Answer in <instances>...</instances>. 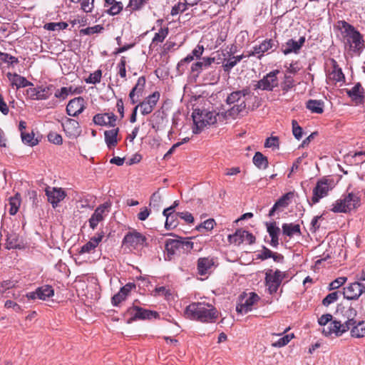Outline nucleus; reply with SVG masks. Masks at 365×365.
I'll list each match as a JSON object with an SVG mask.
<instances>
[{
    "instance_id": "17",
    "label": "nucleus",
    "mask_w": 365,
    "mask_h": 365,
    "mask_svg": "<svg viewBox=\"0 0 365 365\" xmlns=\"http://www.w3.org/2000/svg\"><path fill=\"white\" fill-rule=\"evenodd\" d=\"M45 191L48 201L52 205L53 208L56 207L58 203L66 196V192L61 187H48Z\"/></svg>"
},
{
    "instance_id": "26",
    "label": "nucleus",
    "mask_w": 365,
    "mask_h": 365,
    "mask_svg": "<svg viewBox=\"0 0 365 365\" xmlns=\"http://www.w3.org/2000/svg\"><path fill=\"white\" fill-rule=\"evenodd\" d=\"M339 312L341 313L342 316L346 319V321L344 323L347 324L350 329L351 326L354 324L355 322H356L355 319V317L357 315L356 310L351 306L345 307L344 306L339 305L337 307V312Z\"/></svg>"
},
{
    "instance_id": "35",
    "label": "nucleus",
    "mask_w": 365,
    "mask_h": 365,
    "mask_svg": "<svg viewBox=\"0 0 365 365\" xmlns=\"http://www.w3.org/2000/svg\"><path fill=\"white\" fill-rule=\"evenodd\" d=\"M6 247L7 249H21L23 248L22 242L19 240V235L15 232H11L7 235Z\"/></svg>"
},
{
    "instance_id": "60",
    "label": "nucleus",
    "mask_w": 365,
    "mask_h": 365,
    "mask_svg": "<svg viewBox=\"0 0 365 365\" xmlns=\"http://www.w3.org/2000/svg\"><path fill=\"white\" fill-rule=\"evenodd\" d=\"M347 280V278L345 277H338L334 281H332L329 286V290H334L339 288L341 285H343Z\"/></svg>"
},
{
    "instance_id": "33",
    "label": "nucleus",
    "mask_w": 365,
    "mask_h": 365,
    "mask_svg": "<svg viewBox=\"0 0 365 365\" xmlns=\"http://www.w3.org/2000/svg\"><path fill=\"white\" fill-rule=\"evenodd\" d=\"M21 205V195L19 192H16L14 196H11L9 199V203L6 205V207H9V213L11 215H14L19 210Z\"/></svg>"
},
{
    "instance_id": "28",
    "label": "nucleus",
    "mask_w": 365,
    "mask_h": 365,
    "mask_svg": "<svg viewBox=\"0 0 365 365\" xmlns=\"http://www.w3.org/2000/svg\"><path fill=\"white\" fill-rule=\"evenodd\" d=\"M251 96V91L249 87H245L242 90H238L232 92L226 99V103L227 104H233L240 101L242 97H244L248 99V98Z\"/></svg>"
},
{
    "instance_id": "15",
    "label": "nucleus",
    "mask_w": 365,
    "mask_h": 365,
    "mask_svg": "<svg viewBox=\"0 0 365 365\" xmlns=\"http://www.w3.org/2000/svg\"><path fill=\"white\" fill-rule=\"evenodd\" d=\"M160 93L155 91L138 105L140 108L142 115H147L152 113L160 99Z\"/></svg>"
},
{
    "instance_id": "16",
    "label": "nucleus",
    "mask_w": 365,
    "mask_h": 365,
    "mask_svg": "<svg viewBox=\"0 0 365 365\" xmlns=\"http://www.w3.org/2000/svg\"><path fill=\"white\" fill-rule=\"evenodd\" d=\"M86 108V101L83 97L74 98L69 101L66 106V113L73 117L81 114Z\"/></svg>"
},
{
    "instance_id": "51",
    "label": "nucleus",
    "mask_w": 365,
    "mask_h": 365,
    "mask_svg": "<svg viewBox=\"0 0 365 365\" xmlns=\"http://www.w3.org/2000/svg\"><path fill=\"white\" fill-rule=\"evenodd\" d=\"M267 230L269 233L270 237H279V234L280 232V229L276 225V222H267Z\"/></svg>"
},
{
    "instance_id": "54",
    "label": "nucleus",
    "mask_w": 365,
    "mask_h": 365,
    "mask_svg": "<svg viewBox=\"0 0 365 365\" xmlns=\"http://www.w3.org/2000/svg\"><path fill=\"white\" fill-rule=\"evenodd\" d=\"M180 243L181 252L183 253L190 252L193 249V242L190 240L180 237Z\"/></svg>"
},
{
    "instance_id": "21",
    "label": "nucleus",
    "mask_w": 365,
    "mask_h": 365,
    "mask_svg": "<svg viewBox=\"0 0 365 365\" xmlns=\"http://www.w3.org/2000/svg\"><path fill=\"white\" fill-rule=\"evenodd\" d=\"M346 93L355 105L364 104V89L360 83H356L351 89H346Z\"/></svg>"
},
{
    "instance_id": "4",
    "label": "nucleus",
    "mask_w": 365,
    "mask_h": 365,
    "mask_svg": "<svg viewBox=\"0 0 365 365\" xmlns=\"http://www.w3.org/2000/svg\"><path fill=\"white\" fill-rule=\"evenodd\" d=\"M192 117L195 125V128L192 130L195 134H198L207 125H213L217 123V114L212 111L195 109Z\"/></svg>"
},
{
    "instance_id": "13",
    "label": "nucleus",
    "mask_w": 365,
    "mask_h": 365,
    "mask_svg": "<svg viewBox=\"0 0 365 365\" xmlns=\"http://www.w3.org/2000/svg\"><path fill=\"white\" fill-rule=\"evenodd\" d=\"M364 292L365 284L355 282L344 288L343 295L344 298L349 300H354L357 299Z\"/></svg>"
},
{
    "instance_id": "62",
    "label": "nucleus",
    "mask_w": 365,
    "mask_h": 365,
    "mask_svg": "<svg viewBox=\"0 0 365 365\" xmlns=\"http://www.w3.org/2000/svg\"><path fill=\"white\" fill-rule=\"evenodd\" d=\"M279 138L278 137L267 138L264 143L265 148H279Z\"/></svg>"
},
{
    "instance_id": "10",
    "label": "nucleus",
    "mask_w": 365,
    "mask_h": 365,
    "mask_svg": "<svg viewBox=\"0 0 365 365\" xmlns=\"http://www.w3.org/2000/svg\"><path fill=\"white\" fill-rule=\"evenodd\" d=\"M259 299V297L255 292H250L248 296L243 293L240 297V302L236 307L237 312L247 314L252 309V306Z\"/></svg>"
},
{
    "instance_id": "58",
    "label": "nucleus",
    "mask_w": 365,
    "mask_h": 365,
    "mask_svg": "<svg viewBox=\"0 0 365 365\" xmlns=\"http://www.w3.org/2000/svg\"><path fill=\"white\" fill-rule=\"evenodd\" d=\"M48 140L50 143L55 145H61L63 143L62 136L56 132H50L48 135Z\"/></svg>"
},
{
    "instance_id": "9",
    "label": "nucleus",
    "mask_w": 365,
    "mask_h": 365,
    "mask_svg": "<svg viewBox=\"0 0 365 365\" xmlns=\"http://www.w3.org/2000/svg\"><path fill=\"white\" fill-rule=\"evenodd\" d=\"M279 73L280 71L277 69L270 71L254 85V89L272 91L279 85L277 75Z\"/></svg>"
},
{
    "instance_id": "49",
    "label": "nucleus",
    "mask_w": 365,
    "mask_h": 365,
    "mask_svg": "<svg viewBox=\"0 0 365 365\" xmlns=\"http://www.w3.org/2000/svg\"><path fill=\"white\" fill-rule=\"evenodd\" d=\"M102 77V71L96 70L94 73H91L88 78L85 81L87 83L96 84L101 82Z\"/></svg>"
},
{
    "instance_id": "7",
    "label": "nucleus",
    "mask_w": 365,
    "mask_h": 365,
    "mask_svg": "<svg viewBox=\"0 0 365 365\" xmlns=\"http://www.w3.org/2000/svg\"><path fill=\"white\" fill-rule=\"evenodd\" d=\"M285 277L286 273L279 269H276L275 271L267 269L266 271L264 282L270 294H273L277 292Z\"/></svg>"
},
{
    "instance_id": "42",
    "label": "nucleus",
    "mask_w": 365,
    "mask_h": 365,
    "mask_svg": "<svg viewBox=\"0 0 365 365\" xmlns=\"http://www.w3.org/2000/svg\"><path fill=\"white\" fill-rule=\"evenodd\" d=\"M21 138L22 142L24 144L28 145L31 147L35 146L38 143V140L34 138V133L33 132L31 133L21 132Z\"/></svg>"
},
{
    "instance_id": "12",
    "label": "nucleus",
    "mask_w": 365,
    "mask_h": 365,
    "mask_svg": "<svg viewBox=\"0 0 365 365\" xmlns=\"http://www.w3.org/2000/svg\"><path fill=\"white\" fill-rule=\"evenodd\" d=\"M110 207V203L108 202H106L102 205H100L96 209L94 210V212L88 220L89 226L91 229L94 230L97 227L98 224L104 220V216L106 212H109V208Z\"/></svg>"
},
{
    "instance_id": "48",
    "label": "nucleus",
    "mask_w": 365,
    "mask_h": 365,
    "mask_svg": "<svg viewBox=\"0 0 365 365\" xmlns=\"http://www.w3.org/2000/svg\"><path fill=\"white\" fill-rule=\"evenodd\" d=\"M104 30V28L102 25H96L91 27H87L86 29H82L80 30V34L83 35H91L94 34H98L102 32Z\"/></svg>"
},
{
    "instance_id": "20",
    "label": "nucleus",
    "mask_w": 365,
    "mask_h": 365,
    "mask_svg": "<svg viewBox=\"0 0 365 365\" xmlns=\"http://www.w3.org/2000/svg\"><path fill=\"white\" fill-rule=\"evenodd\" d=\"M349 329V327H348L347 324H342L340 321L334 320L329 324V326L327 329H323L322 333L325 336L334 334L336 336H339Z\"/></svg>"
},
{
    "instance_id": "59",
    "label": "nucleus",
    "mask_w": 365,
    "mask_h": 365,
    "mask_svg": "<svg viewBox=\"0 0 365 365\" xmlns=\"http://www.w3.org/2000/svg\"><path fill=\"white\" fill-rule=\"evenodd\" d=\"M338 299V292H334L327 294L322 300V304L328 307Z\"/></svg>"
},
{
    "instance_id": "19",
    "label": "nucleus",
    "mask_w": 365,
    "mask_h": 365,
    "mask_svg": "<svg viewBox=\"0 0 365 365\" xmlns=\"http://www.w3.org/2000/svg\"><path fill=\"white\" fill-rule=\"evenodd\" d=\"M63 130L66 135L71 138H76L80 135L81 129L77 120L67 118L62 123Z\"/></svg>"
},
{
    "instance_id": "47",
    "label": "nucleus",
    "mask_w": 365,
    "mask_h": 365,
    "mask_svg": "<svg viewBox=\"0 0 365 365\" xmlns=\"http://www.w3.org/2000/svg\"><path fill=\"white\" fill-rule=\"evenodd\" d=\"M0 60L4 63H7L8 66H14L19 63L18 58L1 51H0Z\"/></svg>"
},
{
    "instance_id": "23",
    "label": "nucleus",
    "mask_w": 365,
    "mask_h": 365,
    "mask_svg": "<svg viewBox=\"0 0 365 365\" xmlns=\"http://www.w3.org/2000/svg\"><path fill=\"white\" fill-rule=\"evenodd\" d=\"M6 77L11 83V86L12 87H16V89L33 86L31 82L29 81L25 77L21 76L16 73L8 72L6 73Z\"/></svg>"
},
{
    "instance_id": "22",
    "label": "nucleus",
    "mask_w": 365,
    "mask_h": 365,
    "mask_svg": "<svg viewBox=\"0 0 365 365\" xmlns=\"http://www.w3.org/2000/svg\"><path fill=\"white\" fill-rule=\"evenodd\" d=\"M55 89L54 86L48 85L47 86H38L31 90V98L34 100H46L48 99L53 93Z\"/></svg>"
},
{
    "instance_id": "55",
    "label": "nucleus",
    "mask_w": 365,
    "mask_h": 365,
    "mask_svg": "<svg viewBox=\"0 0 365 365\" xmlns=\"http://www.w3.org/2000/svg\"><path fill=\"white\" fill-rule=\"evenodd\" d=\"M294 336V334H287L273 343L272 346L274 347H282L287 345Z\"/></svg>"
},
{
    "instance_id": "14",
    "label": "nucleus",
    "mask_w": 365,
    "mask_h": 365,
    "mask_svg": "<svg viewBox=\"0 0 365 365\" xmlns=\"http://www.w3.org/2000/svg\"><path fill=\"white\" fill-rule=\"evenodd\" d=\"M53 295L54 289L52 286L45 284L38 287L34 292H28L26 294V297L29 299L34 300L36 299H39L41 300L45 301Z\"/></svg>"
},
{
    "instance_id": "8",
    "label": "nucleus",
    "mask_w": 365,
    "mask_h": 365,
    "mask_svg": "<svg viewBox=\"0 0 365 365\" xmlns=\"http://www.w3.org/2000/svg\"><path fill=\"white\" fill-rule=\"evenodd\" d=\"M278 46L279 42L275 36L274 38L265 39L260 44L255 46L252 50L248 52L247 57L257 56L260 59L265 52H273Z\"/></svg>"
},
{
    "instance_id": "31",
    "label": "nucleus",
    "mask_w": 365,
    "mask_h": 365,
    "mask_svg": "<svg viewBox=\"0 0 365 365\" xmlns=\"http://www.w3.org/2000/svg\"><path fill=\"white\" fill-rule=\"evenodd\" d=\"M350 334L354 338H363L365 336V321H356L351 326Z\"/></svg>"
},
{
    "instance_id": "41",
    "label": "nucleus",
    "mask_w": 365,
    "mask_h": 365,
    "mask_svg": "<svg viewBox=\"0 0 365 365\" xmlns=\"http://www.w3.org/2000/svg\"><path fill=\"white\" fill-rule=\"evenodd\" d=\"M246 230L237 229L235 232L228 236V240L230 243L241 244L245 240Z\"/></svg>"
},
{
    "instance_id": "50",
    "label": "nucleus",
    "mask_w": 365,
    "mask_h": 365,
    "mask_svg": "<svg viewBox=\"0 0 365 365\" xmlns=\"http://www.w3.org/2000/svg\"><path fill=\"white\" fill-rule=\"evenodd\" d=\"M215 225V221L214 219H208L200 224L199 225L196 226L195 229L200 232L202 230H205L207 231H210L214 228V226Z\"/></svg>"
},
{
    "instance_id": "29",
    "label": "nucleus",
    "mask_w": 365,
    "mask_h": 365,
    "mask_svg": "<svg viewBox=\"0 0 365 365\" xmlns=\"http://www.w3.org/2000/svg\"><path fill=\"white\" fill-rule=\"evenodd\" d=\"M103 237L104 233L101 232V233H98L97 236L91 237V240L87 243H86L81 247L79 253L84 254L91 252L93 250L96 249V247H97V246L101 242Z\"/></svg>"
},
{
    "instance_id": "45",
    "label": "nucleus",
    "mask_w": 365,
    "mask_h": 365,
    "mask_svg": "<svg viewBox=\"0 0 365 365\" xmlns=\"http://www.w3.org/2000/svg\"><path fill=\"white\" fill-rule=\"evenodd\" d=\"M294 86V81L290 76H284V81L281 83V88L283 94L287 93L291 88Z\"/></svg>"
},
{
    "instance_id": "57",
    "label": "nucleus",
    "mask_w": 365,
    "mask_h": 365,
    "mask_svg": "<svg viewBox=\"0 0 365 365\" xmlns=\"http://www.w3.org/2000/svg\"><path fill=\"white\" fill-rule=\"evenodd\" d=\"M237 64V63L236 62V60H235L233 56L230 57L229 58H224L222 61L223 70L225 72H230V71Z\"/></svg>"
},
{
    "instance_id": "5",
    "label": "nucleus",
    "mask_w": 365,
    "mask_h": 365,
    "mask_svg": "<svg viewBox=\"0 0 365 365\" xmlns=\"http://www.w3.org/2000/svg\"><path fill=\"white\" fill-rule=\"evenodd\" d=\"M128 315L130 316V317L126 319L127 324H131L132 322L138 320H146L160 317V315L157 312L143 309L136 305H133L128 308L125 313V316Z\"/></svg>"
},
{
    "instance_id": "2",
    "label": "nucleus",
    "mask_w": 365,
    "mask_h": 365,
    "mask_svg": "<svg viewBox=\"0 0 365 365\" xmlns=\"http://www.w3.org/2000/svg\"><path fill=\"white\" fill-rule=\"evenodd\" d=\"M337 24L341 31L345 45L354 52L362 51L364 47V39L360 32L344 20L339 21Z\"/></svg>"
},
{
    "instance_id": "46",
    "label": "nucleus",
    "mask_w": 365,
    "mask_h": 365,
    "mask_svg": "<svg viewBox=\"0 0 365 365\" xmlns=\"http://www.w3.org/2000/svg\"><path fill=\"white\" fill-rule=\"evenodd\" d=\"M68 24L66 22H51L44 25L43 28L48 31H60L66 29L68 27Z\"/></svg>"
},
{
    "instance_id": "1",
    "label": "nucleus",
    "mask_w": 365,
    "mask_h": 365,
    "mask_svg": "<svg viewBox=\"0 0 365 365\" xmlns=\"http://www.w3.org/2000/svg\"><path fill=\"white\" fill-rule=\"evenodd\" d=\"M185 314L187 318L202 323H214L219 312L212 304L206 302H192L186 307Z\"/></svg>"
},
{
    "instance_id": "3",
    "label": "nucleus",
    "mask_w": 365,
    "mask_h": 365,
    "mask_svg": "<svg viewBox=\"0 0 365 365\" xmlns=\"http://www.w3.org/2000/svg\"><path fill=\"white\" fill-rule=\"evenodd\" d=\"M361 205V198L358 194L349 192L343 195L331 205L330 210L334 213H347Z\"/></svg>"
},
{
    "instance_id": "56",
    "label": "nucleus",
    "mask_w": 365,
    "mask_h": 365,
    "mask_svg": "<svg viewBox=\"0 0 365 365\" xmlns=\"http://www.w3.org/2000/svg\"><path fill=\"white\" fill-rule=\"evenodd\" d=\"M148 1L149 0H129L128 6L131 7L133 11H139L148 3Z\"/></svg>"
},
{
    "instance_id": "38",
    "label": "nucleus",
    "mask_w": 365,
    "mask_h": 365,
    "mask_svg": "<svg viewBox=\"0 0 365 365\" xmlns=\"http://www.w3.org/2000/svg\"><path fill=\"white\" fill-rule=\"evenodd\" d=\"M252 161L254 165L259 169H266L268 167V159L260 152H256Z\"/></svg>"
},
{
    "instance_id": "30",
    "label": "nucleus",
    "mask_w": 365,
    "mask_h": 365,
    "mask_svg": "<svg viewBox=\"0 0 365 365\" xmlns=\"http://www.w3.org/2000/svg\"><path fill=\"white\" fill-rule=\"evenodd\" d=\"M119 133V128H115L104 132L105 141L109 149L115 147L118 143L117 136Z\"/></svg>"
},
{
    "instance_id": "34",
    "label": "nucleus",
    "mask_w": 365,
    "mask_h": 365,
    "mask_svg": "<svg viewBox=\"0 0 365 365\" xmlns=\"http://www.w3.org/2000/svg\"><path fill=\"white\" fill-rule=\"evenodd\" d=\"M282 228L283 235L289 237H292L294 235H302L300 226L298 224L284 223Z\"/></svg>"
},
{
    "instance_id": "36",
    "label": "nucleus",
    "mask_w": 365,
    "mask_h": 365,
    "mask_svg": "<svg viewBox=\"0 0 365 365\" xmlns=\"http://www.w3.org/2000/svg\"><path fill=\"white\" fill-rule=\"evenodd\" d=\"M331 63L332 71L330 73V78L336 82L344 81L345 76L342 72L341 68L339 67L336 61L331 59Z\"/></svg>"
},
{
    "instance_id": "18",
    "label": "nucleus",
    "mask_w": 365,
    "mask_h": 365,
    "mask_svg": "<svg viewBox=\"0 0 365 365\" xmlns=\"http://www.w3.org/2000/svg\"><path fill=\"white\" fill-rule=\"evenodd\" d=\"M305 43V37L301 36L298 41H295L292 38L289 39L285 43L281 46V51L284 55L289 53H298Z\"/></svg>"
},
{
    "instance_id": "11",
    "label": "nucleus",
    "mask_w": 365,
    "mask_h": 365,
    "mask_svg": "<svg viewBox=\"0 0 365 365\" xmlns=\"http://www.w3.org/2000/svg\"><path fill=\"white\" fill-rule=\"evenodd\" d=\"M147 238L140 232L133 230L128 232L123 237L122 244L128 247L136 248L138 246H143L145 243Z\"/></svg>"
},
{
    "instance_id": "6",
    "label": "nucleus",
    "mask_w": 365,
    "mask_h": 365,
    "mask_svg": "<svg viewBox=\"0 0 365 365\" xmlns=\"http://www.w3.org/2000/svg\"><path fill=\"white\" fill-rule=\"evenodd\" d=\"M331 183V180L326 177L317 180L316 186L314 187L312 191L311 201H308L310 206L318 203L322 198L328 195L329 190L332 189Z\"/></svg>"
},
{
    "instance_id": "53",
    "label": "nucleus",
    "mask_w": 365,
    "mask_h": 365,
    "mask_svg": "<svg viewBox=\"0 0 365 365\" xmlns=\"http://www.w3.org/2000/svg\"><path fill=\"white\" fill-rule=\"evenodd\" d=\"M292 133L294 138L297 140H300L303 135V130L302 128L299 125L296 120H292Z\"/></svg>"
},
{
    "instance_id": "44",
    "label": "nucleus",
    "mask_w": 365,
    "mask_h": 365,
    "mask_svg": "<svg viewBox=\"0 0 365 365\" xmlns=\"http://www.w3.org/2000/svg\"><path fill=\"white\" fill-rule=\"evenodd\" d=\"M190 6L184 0H180L179 2L174 5L171 9L170 14L172 16H176L180 13H182L187 9Z\"/></svg>"
},
{
    "instance_id": "64",
    "label": "nucleus",
    "mask_w": 365,
    "mask_h": 365,
    "mask_svg": "<svg viewBox=\"0 0 365 365\" xmlns=\"http://www.w3.org/2000/svg\"><path fill=\"white\" fill-rule=\"evenodd\" d=\"M93 2L94 0H80L78 1L81 4V9L86 13L91 12L93 8Z\"/></svg>"
},
{
    "instance_id": "27",
    "label": "nucleus",
    "mask_w": 365,
    "mask_h": 365,
    "mask_svg": "<svg viewBox=\"0 0 365 365\" xmlns=\"http://www.w3.org/2000/svg\"><path fill=\"white\" fill-rule=\"evenodd\" d=\"M179 239H168L165 243V250L167 252L166 260H171L177 251L181 252Z\"/></svg>"
},
{
    "instance_id": "61",
    "label": "nucleus",
    "mask_w": 365,
    "mask_h": 365,
    "mask_svg": "<svg viewBox=\"0 0 365 365\" xmlns=\"http://www.w3.org/2000/svg\"><path fill=\"white\" fill-rule=\"evenodd\" d=\"M126 60L125 56H122L120 58V61L119 63L118 64V74L119 76L123 78H126Z\"/></svg>"
},
{
    "instance_id": "52",
    "label": "nucleus",
    "mask_w": 365,
    "mask_h": 365,
    "mask_svg": "<svg viewBox=\"0 0 365 365\" xmlns=\"http://www.w3.org/2000/svg\"><path fill=\"white\" fill-rule=\"evenodd\" d=\"M145 77L140 76L135 85V86L132 88L134 91L137 92L138 97H140L142 95V93L145 88Z\"/></svg>"
},
{
    "instance_id": "63",
    "label": "nucleus",
    "mask_w": 365,
    "mask_h": 365,
    "mask_svg": "<svg viewBox=\"0 0 365 365\" xmlns=\"http://www.w3.org/2000/svg\"><path fill=\"white\" fill-rule=\"evenodd\" d=\"M71 90V87L69 88L66 87H62L61 89H57L54 93V96L57 98L66 99Z\"/></svg>"
},
{
    "instance_id": "24",
    "label": "nucleus",
    "mask_w": 365,
    "mask_h": 365,
    "mask_svg": "<svg viewBox=\"0 0 365 365\" xmlns=\"http://www.w3.org/2000/svg\"><path fill=\"white\" fill-rule=\"evenodd\" d=\"M214 265V258L210 257H200L197 263V272L201 276L209 274Z\"/></svg>"
},
{
    "instance_id": "43",
    "label": "nucleus",
    "mask_w": 365,
    "mask_h": 365,
    "mask_svg": "<svg viewBox=\"0 0 365 365\" xmlns=\"http://www.w3.org/2000/svg\"><path fill=\"white\" fill-rule=\"evenodd\" d=\"M178 214L173 213L171 215L167 216L165 223V227L167 230H172L175 228L178 225Z\"/></svg>"
},
{
    "instance_id": "37",
    "label": "nucleus",
    "mask_w": 365,
    "mask_h": 365,
    "mask_svg": "<svg viewBox=\"0 0 365 365\" xmlns=\"http://www.w3.org/2000/svg\"><path fill=\"white\" fill-rule=\"evenodd\" d=\"M247 98L242 101L240 104L235 105L231 108L228 109L225 113L226 116L236 118L240 113L245 111L247 109Z\"/></svg>"
},
{
    "instance_id": "25",
    "label": "nucleus",
    "mask_w": 365,
    "mask_h": 365,
    "mask_svg": "<svg viewBox=\"0 0 365 365\" xmlns=\"http://www.w3.org/2000/svg\"><path fill=\"white\" fill-rule=\"evenodd\" d=\"M294 195V194L293 192H288L283 195L280 198H279L274 204L273 207L270 209L268 214L269 217L274 216L275 212L279 208L287 207L289 205L290 200L293 198Z\"/></svg>"
},
{
    "instance_id": "40",
    "label": "nucleus",
    "mask_w": 365,
    "mask_h": 365,
    "mask_svg": "<svg viewBox=\"0 0 365 365\" xmlns=\"http://www.w3.org/2000/svg\"><path fill=\"white\" fill-rule=\"evenodd\" d=\"M106 12L110 16H115L119 14L123 9V4L120 1H114L108 7Z\"/></svg>"
},
{
    "instance_id": "32",
    "label": "nucleus",
    "mask_w": 365,
    "mask_h": 365,
    "mask_svg": "<svg viewBox=\"0 0 365 365\" xmlns=\"http://www.w3.org/2000/svg\"><path fill=\"white\" fill-rule=\"evenodd\" d=\"M306 108L312 113L322 114L324 112V102L322 100L309 99L306 103Z\"/></svg>"
},
{
    "instance_id": "39",
    "label": "nucleus",
    "mask_w": 365,
    "mask_h": 365,
    "mask_svg": "<svg viewBox=\"0 0 365 365\" xmlns=\"http://www.w3.org/2000/svg\"><path fill=\"white\" fill-rule=\"evenodd\" d=\"M169 34L168 27L160 28L158 32L155 33L153 39L150 46L152 45H158L159 43H163L164 40L166 38Z\"/></svg>"
}]
</instances>
